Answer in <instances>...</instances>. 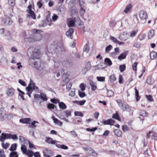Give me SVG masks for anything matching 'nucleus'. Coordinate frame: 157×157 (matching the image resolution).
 <instances>
[{"label": "nucleus", "mask_w": 157, "mask_h": 157, "mask_svg": "<svg viewBox=\"0 0 157 157\" xmlns=\"http://www.w3.org/2000/svg\"><path fill=\"white\" fill-rule=\"evenodd\" d=\"M57 46V47L54 49L55 52L56 53H59L64 50V48L60 43H58Z\"/></svg>", "instance_id": "nucleus-9"}, {"label": "nucleus", "mask_w": 157, "mask_h": 157, "mask_svg": "<svg viewBox=\"0 0 157 157\" xmlns=\"http://www.w3.org/2000/svg\"><path fill=\"white\" fill-rule=\"evenodd\" d=\"M30 121L31 119L29 118L21 119L19 120V121L21 123L26 124H30Z\"/></svg>", "instance_id": "nucleus-18"}, {"label": "nucleus", "mask_w": 157, "mask_h": 157, "mask_svg": "<svg viewBox=\"0 0 157 157\" xmlns=\"http://www.w3.org/2000/svg\"><path fill=\"white\" fill-rule=\"evenodd\" d=\"M10 145L9 144L6 143V144H5L3 143L2 144V146L3 148L5 149H7V148L9 147Z\"/></svg>", "instance_id": "nucleus-57"}, {"label": "nucleus", "mask_w": 157, "mask_h": 157, "mask_svg": "<svg viewBox=\"0 0 157 157\" xmlns=\"http://www.w3.org/2000/svg\"><path fill=\"white\" fill-rule=\"evenodd\" d=\"M84 149L89 154L94 157H97L98 153L94 149L89 147H84Z\"/></svg>", "instance_id": "nucleus-4"}, {"label": "nucleus", "mask_w": 157, "mask_h": 157, "mask_svg": "<svg viewBox=\"0 0 157 157\" xmlns=\"http://www.w3.org/2000/svg\"><path fill=\"white\" fill-rule=\"evenodd\" d=\"M70 133L71 134V136L74 137H75L77 136V134L76 132L74 130L71 131Z\"/></svg>", "instance_id": "nucleus-54"}, {"label": "nucleus", "mask_w": 157, "mask_h": 157, "mask_svg": "<svg viewBox=\"0 0 157 157\" xmlns=\"http://www.w3.org/2000/svg\"><path fill=\"white\" fill-rule=\"evenodd\" d=\"M106 65L105 63H100L98 65L95 66V67H98L99 68H103L106 67Z\"/></svg>", "instance_id": "nucleus-34"}, {"label": "nucleus", "mask_w": 157, "mask_h": 157, "mask_svg": "<svg viewBox=\"0 0 157 157\" xmlns=\"http://www.w3.org/2000/svg\"><path fill=\"white\" fill-rule=\"evenodd\" d=\"M139 15L142 21V23H145L147 18V13L145 11L142 10L140 11L139 13Z\"/></svg>", "instance_id": "nucleus-3"}, {"label": "nucleus", "mask_w": 157, "mask_h": 157, "mask_svg": "<svg viewBox=\"0 0 157 157\" xmlns=\"http://www.w3.org/2000/svg\"><path fill=\"white\" fill-rule=\"evenodd\" d=\"M110 39L114 43L117 44L118 40L115 37L111 36L110 37Z\"/></svg>", "instance_id": "nucleus-55"}, {"label": "nucleus", "mask_w": 157, "mask_h": 157, "mask_svg": "<svg viewBox=\"0 0 157 157\" xmlns=\"http://www.w3.org/2000/svg\"><path fill=\"white\" fill-rule=\"evenodd\" d=\"M115 122V121L113 120L112 119H109L107 120L104 121L102 122L104 125H113L112 124L114 123Z\"/></svg>", "instance_id": "nucleus-12"}, {"label": "nucleus", "mask_w": 157, "mask_h": 157, "mask_svg": "<svg viewBox=\"0 0 157 157\" xmlns=\"http://www.w3.org/2000/svg\"><path fill=\"white\" fill-rule=\"evenodd\" d=\"M40 56V53L39 50L37 49L34 48L32 53L31 56L32 58L36 59H38Z\"/></svg>", "instance_id": "nucleus-5"}, {"label": "nucleus", "mask_w": 157, "mask_h": 157, "mask_svg": "<svg viewBox=\"0 0 157 157\" xmlns=\"http://www.w3.org/2000/svg\"><path fill=\"white\" fill-rule=\"evenodd\" d=\"M70 92L69 95L72 97H74L75 95V90L74 89H72L69 90Z\"/></svg>", "instance_id": "nucleus-51"}, {"label": "nucleus", "mask_w": 157, "mask_h": 157, "mask_svg": "<svg viewBox=\"0 0 157 157\" xmlns=\"http://www.w3.org/2000/svg\"><path fill=\"white\" fill-rule=\"evenodd\" d=\"M5 34L4 36L7 40H10L12 39V37L11 36L9 30H6L5 32Z\"/></svg>", "instance_id": "nucleus-17"}, {"label": "nucleus", "mask_w": 157, "mask_h": 157, "mask_svg": "<svg viewBox=\"0 0 157 157\" xmlns=\"http://www.w3.org/2000/svg\"><path fill=\"white\" fill-rule=\"evenodd\" d=\"M124 107H123L122 109L123 111H130L131 109L129 105L126 104H125L124 105Z\"/></svg>", "instance_id": "nucleus-28"}, {"label": "nucleus", "mask_w": 157, "mask_h": 157, "mask_svg": "<svg viewBox=\"0 0 157 157\" xmlns=\"http://www.w3.org/2000/svg\"><path fill=\"white\" fill-rule=\"evenodd\" d=\"M114 133L115 135L118 137L121 136L122 134V132L118 129H115Z\"/></svg>", "instance_id": "nucleus-22"}, {"label": "nucleus", "mask_w": 157, "mask_h": 157, "mask_svg": "<svg viewBox=\"0 0 157 157\" xmlns=\"http://www.w3.org/2000/svg\"><path fill=\"white\" fill-rule=\"evenodd\" d=\"M40 97H41V98L44 101H47L48 100L46 96L44 93H41Z\"/></svg>", "instance_id": "nucleus-44"}, {"label": "nucleus", "mask_w": 157, "mask_h": 157, "mask_svg": "<svg viewBox=\"0 0 157 157\" xmlns=\"http://www.w3.org/2000/svg\"><path fill=\"white\" fill-rule=\"evenodd\" d=\"M107 95L109 97H111L113 96L114 94L113 91L111 90H107Z\"/></svg>", "instance_id": "nucleus-36"}, {"label": "nucleus", "mask_w": 157, "mask_h": 157, "mask_svg": "<svg viewBox=\"0 0 157 157\" xmlns=\"http://www.w3.org/2000/svg\"><path fill=\"white\" fill-rule=\"evenodd\" d=\"M59 106L60 109H66L67 108V105L64 103L62 102H59Z\"/></svg>", "instance_id": "nucleus-21"}, {"label": "nucleus", "mask_w": 157, "mask_h": 157, "mask_svg": "<svg viewBox=\"0 0 157 157\" xmlns=\"http://www.w3.org/2000/svg\"><path fill=\"white\" fill-rule=\"evenodd\" d=\"M10 154V157H18V155L16 151H12Z\"/></svg>", "instance_id": "nucleus-29"}, {"label": "nucleus", "mask_w": 157, "mask_h": 157, "mask_svg": "<svg viewBox=\"0 0 157 157\" xmlns=\"http://www.w3.org/2000/svg\"><path fill=\"white\" fill-rule=\"evenodd\" d=\"M34 59H35L32 58L29 59V64L30 65H31V66L33 65V64L36 61H35Z\"/></svg>", "instance_id": "nucleus-48"}, {"label": "nucleus", "mask_w": 157, "mask_h": 157, "mask_svg": "<svg viewBox=\"0 0 157 157\" xmlns=\"http://www.w3.org/2000/svg\"><path fill=\"white\" fill-rule=\"evenodd\" d=\"M112 46L111 45H109L107 46L105 49V51L107 53H108L109 51L112 49Z\"/></svg>", "instance_id": "nucleus-43"}, {"label": "nucleus", "mask_w": 157, "mask_h": 157, "mask_svg": "<svg viewBox=\"0 0 157 157\" xmlns=\"http://www.w3.org/2000/svg\"><path fill=\"white\" fill-rule=\"evenodd\" d=\"M83 51L87 52L89 50V45L88 44H86L84 46L83 48Z\"/></svg>", "instance_id": "nucleus-45"}, {"label": "nucleus", "mask_w": 157, "mask_h": 157, "mask_svg": "<svg viewBox=\"0 0 157 157\" xmlns=\"http://www.w3.org/2000/svg\"><path fill=\"white\" fill-rule=\"evenodd\" d=\"M14 92V90L13 88H8L6 91V94L9 96H11L13 95Z\"/></svg>", "instance_id": "nucleus-19"}, {"label": "nucleus", "mask_w": 157, "mask_h": 157, "mask_svg": "<svg viewBox=\"0 0 157 157\" xmlns=\"http://www.w3.org/2000/svg\"><path fill=\"white\" fill-rule=\"evenodd\" d=\"M65 115L67 117L71 116V112L70 110H67L65 112Z\"/></svg>", "instance_id": "nucleus-49"}, {"label": "nucleus", "mask_w": 157, "mask_h": 157, "mask_svg": "<svg viewBox=\"0 0 157 157\" xmlns=\"http://www.w3.org/2000/svg\"><path fill=\"white\" fill-rule=\"evenodd\" d=\"M154 35V30L153 29L150 30L148 33V36L149 39H151L153 37Z\"/></svg>", "instance_id": "nucleus-23"}, {"label": "nucleus", "mask_w": 157, "mask_h": 157, "mask_svg": "<svg viewBox=\"0 0 157 157\" xmlns=\"http://www.w3.org/2000/svg\"><path fill=\"white\" fill-rule=\"evenodd\" d=\"M62 64L64 67L66 68H69L72 66L73 63L71 60H66L63 62Z\"/></svg>", "instance_id": "nucleus-7"}, {"label": "nucleus", "mask_w": 157, "mask_h": 157, "mask_svg": "<svg viewBox=\"0 0 157 157\" xmlns=\"http://www.w3.org/2000/svg\"><path fill=\"white\" fill-rule=\"evenodd\" d=\"M109 79L111 82L113 83L116 80V78L114 75H111L109 76Z\"/></svg>", "instance_id": "nucleus-35"}, {"label": "nucleus", "mask_w": 157, "mask_h": 157, "mask_svg": "<svg viewBox=\"0 0 157 157\" xmlns=\"http://www.w3.org/2000/svg\"><path fill=\"white\" fill-rule=\"evenodd\" d=\"M21 150L24 154H25L27 152L26 147L25 145H22L21 147Z\"/></svg>", "instance_id": "nucleus-32"}, {"label": "nucleus", "mask_w": 157, "mask_h": 157, "mask_svg": "<svg viewBox=\"0 0 157 157\" xmlns=\"http://www.w3.org/2000/svg\"><path fill=\"white\" fill-rule=\"evenodd\" d=\"M78 94L79 96L81 98H83L86 96V94L84 92L79 91Z\"/></svg>", "instance_id": "nucleus-59"}, {"label": "nucleus", "mask_w": 157, "mask_h": 157, "mask_svg": "<svg viewBox=\"0 0 157 157\" xmlns=\"http://www.w3.org/2000/svg\"><path fill=\"white\" fill-rule=\"evenodd\" d=\"M17 147V144H14L11 145L10 148V150L11 151H13L15 150H16Z\"/></svg>", "instance_id": "nucleus-37"}, {"label": "nucleus", "mask_w": 157, "mask_h": 157, "mask_svg": "<svg viewBox=\"0 0 157 157\" xmlns=\"http://www.w3.org/2000/svg\"><path fill=\"white\" fill-rule=\"evenodd\" d=\"M147 83L148 84H151L154 82L153 79L150 77H148L146 81Z\"/></svg>", "instance_id": "nucleus-33"}, {"label": "nucleus", "mask_w": 157, "mask_h": 157, "mask_svg": "<svg viewBox=\"0 0 157 157\" xmlns=\"http://www.w3.org/2000/svg\"><path fill=\"white\" fill-rule=\"evenodd\" d=\"M75 20L71 19L68 22L67 25L69 27H72L75 25Z\"/></svg>", "instance_id": "nucleus-20"}, {"label": "nucleus", "mask_w": 157, "mask_h": 157, "mask_svg": "<svg viewBox=\"0 0 157 157\" xmlns=\"http://www.w3.org/2000/svg\"><path fill=\"white\" fill-rule=\"evenodd\" d=\"M104 62L106 65L107 64L109 66H110L112 64V62L110 59L107 58H106L105 59Z\"/></svg>", "instance_id": "nucleus-25"}, {"label": "nucleus", "mask_w": 157, "mask_h": 157, "mask_svg": "<svg viewBox=\"0 0 157 157\" xmlns=\"http://www.w3.org/2000/svg\"><path fill=\"white\" fill-rule=\"evenodd\" d=\"M50 101L51 102L54 104H56L57 103H59V99H57V100H56L55 98L51 99L50 100Z\"/></svg>", "instance_id": "nucleus-62"}, {"label": "nucleus", "mask_w": 157, "mask_h": 157, "mask_svg": "<svg viewBox=\"0 0 157 157\" xmlns=\"http://www.w3.org/2000/svg\"><path fill=\"white\" fill-rule=\"evenodd\" d=\"M105 77H97V80L100 82H104L105 81Z\"/></svg>", "instance_id": "nucleus-50"}, {"label": "nucleus", "mask_w": 157, "mask_h": 157, "mask_svg": "<svg viewBox=\"0 0 157 157\" xmlns=\"http://www.w3.org/2000/svg\"><path fill=\"white\" fill-rule=\"evenodd\" d=\"M112 118H113L115 119L118 121H120V118L118 114L117 113L114 114Z\"/></svg>", "instance_id": "nucleus-46"}, {"label": "nucleus", "mask_w": 157, "mask_h": 157, "mask_svg": "<svg viewBox=\"0 0 157 157\" xmlns=\"http://www.w3.org/2000/svg\"><path fill=\"white\" fill-rule=\"evenodd\" d=\"M126 68L125 65L124 64L121 65L119 66V69L121 72H123Z\"/></svg>", "instance_id": "nucleus-47"}, {"label": "nucleus", "mask_w": 157, "mask_h": 157, "mask_svg": "<svg viewBox=\"0 0 157 157\" xmlns=\"http://www.w3.org/2000/svg\"><path fill=\"white\" fill-rule=\"evenodd\" d=\"M140 113L141 115L143 116H147L148 115V113L144 110H141Z\"/></svg>", "instance_id": "nucleus-40"}, {"label": "nucleus", "mask_w": 157, "mask_h": 157, "mask_svg": "<svg viewBox=\"0 0 157 157\" xmlns=\"http://www.w3.org/2000/svg\"><path fill=\"white\" fill-rule=\"evenodd\" d=\"M132 7L131 4H128L125 7V9L124 10V12L125 13H127L130 10Z\"/></svg>", "instance_id": "nucleus-26"}, {"label": "nucleus", "mask_w": 157, "mask_h": 157, "mask_svg": "<svg viewBox=\"0 0 157 157\" xmlns=\"http://www.w3.org/2000/svg\"><path fill=\"white\" fill-rule=\"evenodd\" d=\"M85 10L83 9V7H81V9L80 10V13L81 16L84 15L85 13Z\"/></svg>", "instance_id": "nucleus-60"}, {"label": "nucleus", "mask_w": 157, "mask_h": 157, "mask_svg": "<svg viewBox=\"0 0 157 157\" xmlns=\"http://www.w3.org/2000/svg\"><path fill=\"white\" fill-rule=\"evenodd\" d=\"M33 34L29 36L26 35L25 37V41L29 42H33L35 41H39L41 39L42 36L40 33L42 32L41 30L33 29L32 30Z\"/></svg>", "instance_id": "nucleus-1"}, {"label": "nucleus", "mask_w": 157, "mask_h": 157, "mask_svg": "<svg viewBox=\"0 0 157 157\" xmlns=\"http://www.w3.org/2000/svg\"><path fill=\"white\" fill-rule=\"evenodd\" d=\"M26 90L27 91L33 92L34 90H38L39 88L36 86L33 81L31 79L28 86L26 88Z\"/></svg>", "instance_id": "nucleus-2"}, {"label": "nucleus", "mask_w": 157, "mask_h": 157, "mask_svg": "<svg viewBox=\"0 0 157 157\" xmlns=\"http://www.w3.org/2000/svg\"><path fill=\"white\" fill-rule=\"evenodd\" d=\"M52 118L53 119V120L54 121V122L55 124H58V123H60V126H62V125L63 123L62 122H61L60 120L58 119L57 118L55 117L54 116H52Z\"/></svg>", "instance_id": "nucleus-24"}, {"label": "nucleus", "mask_w": 157, "mask_h": 157, "mask_svg": "<svg viewBox=\"0 0 157 157\" xmlns=\"http://www.w3.org/2000/svg\"><path fill=\"white\" fill-rule=\"evenodd\" d=\"M10 133H2L0 137V141L3 143L5 140L10 139Z\"/></svg>", "instance_id": "nucleus-6"}, {"label": "nucleus", "mask_w": 157, "mask_h": 157, "mask_svg": "<svg viewBox=\"0 0 157 157\" xmlns=\"http://www.w3.org/2000/svg\"><path fill=\"white\" fill-rule=\"evenodd\" d=\"M34 96V98L35 100L36 101V102H38V101L41 98V97H40V95L39 94H35Z\"/></svg>", "instance_id": "nucleus-41"}, {"label": "nucleus", "mask_w": 157, "mask_h": 157, "mask_svg": "<svg viewBox=\"0 0 157 157\" xmlns=\"http://www.w3.org/2000/svg\"><path fill=\"white\" fill-rule=\"evenodd\" d=\"M2 22L4 25H10L12 24L13 21L10 18L7 17L3 19Z\"/></svg>", "instance_id": "nucleus-8"}, {"label": "nucleus", "mask_w": 157, "mask_h": 157, "mask_svg": "<svg viewBox=\"0 0 157 157\" xmlns=\"http://www.w3.org/2000/svg\"><path fill=\"white\" fill-rule=\"evenodd\" d=\"M74 114L75 116L82 117L83 116V113L80 112L75 111L74 113Z\"/></svg>", "instance_id": "nucleus-53"}, {"label": "nucleus", "mask_w": 157, "mask_h": 157, "mask_svg": "<svg viewBox=\"0 0 157 157\" xmlns=\"http://www.w3.org/2000/svg\"><path fill=\"white\" fill-rule=\"evenodd\" d=\"M97 129V128L95 127L93 128H87L86 129V130L88 132H94L96 131Z\"/></svg>", "instance_id": "nucleus-58"}, {"label": "nucleus", "mask_w": 157, "mask_h": 157, "mask_svg": "<svg viewBox=\"0 0 157 157\" xmlns=\"http://www.w3.org/2000/svg\"><path fill=\"white\" fill-rule=\"evenodd\" d=\"M27 11L29 13V14H27V17L28 18H31L34 19L36 18V15L34 12L32 10H27Z\"/></svg>", "instance_id": "nucleus-11"}, {"label": "nucleus", "mask_w": 157, "mask_h": 157, "mask_svg": "<svg viewBox=\"0 0 157 157\" xmlns=\"http://www.w3.org/2000/svg\"><path fill=\"white\" fill-rule=\"evenodd\" d=\"M47 107L49 109H51L56 108V106L53 104L48 103L47 105Z\"/></svg>", "instance_id": "nucleus-38"}, {"label": "nucleus", "mask_w": 157, "mask_h": 157, "mask_svg": "<svg viewBox=\"0 0 157 157\" xmlns=\"http://www.w3.org/2000/svg\"><path fill=\"white\" fill-rule=\"evenodd\" d=\"M10 139H12L14 140L17 139V136L16 134H10Z\"/></svg>", "instance_id": "nucleus-61"}, {"label": "nucleus", "mask_w": 157, "mask_h": 157, "mask_svg": "<svg viewBox=\"0 0 157 157\" xmlns=\"http://www.w3.org/2000/svg\"><path fill=\"white\" fill-rule=\"evenodd\" d=\"M8 4L11 6H14L15 5V0H9L8 1Z\"/></svg>", "instance_id": "nucleus-52"}, {"label": "nucleus", "mask_w": 157, "mask_h": 157, "mask_svg": "<svg viewBox=\"0 0 157 157\" xmlns=\"http://www.w3.org/2000/svg\"><path fill=\"white\" fill-rule=\"evenodd\" d=\"M42 0H40V1L37 2V5L38 7L39 8H41L43 6V4L42 2Z\"/></svg>", "instance_id": "nucleus-63"}, {"label": "nucleus", "mask_w": 157, "mask_h": 157, "mask_svg": "<svg viewBox=\"0 0 157 157\" xmlns=\"http://www.w3.org/2000/svg\"><path fill=\"white\" fill-rule=\"evenodd\" d=\"M156 52L154 51H151L150 53V58L151 59H154L156 57Z\"/></svg>", "instance_id": "nucleus-27"}, {"label": "nucleus", "mask_w": 157, "mask_h": 157, "mask_svg": "<svg viewBox=\"0 0 157 157\" xmlns=\"http://www.w3.org/2000/svg\"><path fill=\"white\" fill-rule=\"evenodd\" d=\"M74 32V29L73 28H71L66 33V35L69 37L72 38V34Z\"/></svg>", "instance_id": "nucleus-16"}, {"label": "nucleus", "mask_w": 157, "mask_h": 157, "mask_svg": "<svg viewBox=\"0 0 157 157\" xmlns=\"http://www.w3.org/2000/svg\"><path fill=\"white\" fill-rule=\"evenodd\" d=\"M18 82L23 86H26L27 85L25 82L21 79H19V80Z\"/></svg>", "instance_id": "nucleus-56"}, {"label": "nucleus", "mask_w": 157, "mask_h": 157, "mask_svg": "<svg viewBox=\"0 0 157 157\" xmlns=\"http://www.w3.org/2000/svg\"><path fill=\"white\" fill-rule=\"evenodd\" d=\"M128 127L127 125H123L122 126V129L124 132L128 130Z\"/></svg>", "instance_id": "nucleus-64"}, {"label": "nucleus", "mask_w": 157, "mask_h": 157, "mask_svg": "<svg viewBox=\"0 0 157 157\" xmlns=\"http://www.w3.org/2000/svg\"><path fill=\"white\" fill-rule=\"evenodd\" d=\"M117 102L119 106L122 109L123 106H124L125 104L124 103H123L121 102V100H117Z\"/></svg>", "instance_id": "nucleus-39"}, {"label": "nucleus", "mask_w": 157, "mask_h": 157, "mask_svg": "<svg viewBox=\"0 0 157 157\" xmlns=\"http://www.w3.org/2000/svg\"><path fill=\"white\" fill-rule=\"evenodd\" d=\"M34 154L33 151L28 150L25 155H28L29 157H32Z\"/></svg>", "instance_id": "nucleus-30"}, {"label": "nucleus", "mask_w": 157, "mask_h": 157, "mask_svg": "<svg viewBox=\"0 0 157 157\" xmlns=\"http://www.w3.org/2000/svg\"><path fill=\"white\" fill-rule=\"evenodd\" d=\"M91 64L89 63H88L86 65L85 67L82 70V72L83 74H85L86 72L90 69L91 68Z\"/></svg>", "instance_id": "nucleus-10"}, {"label": "nucleus", "mask_w": 157, "mask_h": 157, "mask_svg": "<svg viewBox=\"0 0 157 157\" xmlns=\"http://www.w3.org/2000/svg\"><path fill=\"white\" fill-rule=\"evenodd\" d=\"M45 142L47 143H48L49 144H55L56 143V141L53 140L52 139L49 137H46L45 139Z\"/></svg>", "instance_id": "nucleus-15"}, {"label": "nucleus", "mask_w": 157, "mask_h": 157, "mask_svg": "<svg viewBox=\"0 0 157 157\" xmlns=\"http://www.w3.org/2000/svg\"><path fill=\"white\" fill-rule=\"evenodd\" d=\"M128 51H126L124 52L118 57V59L121 60L124 59L126 58L127 55L128 54Z\"/></svg>", "instance_id": "nucleus-13"}, {"label": "nucleus", "mask_w": 157, "mask_h": 157, "mask_svg": "<svg viewBox=\"0 0 157 157\" xmlns=\"http://www.w3.org/2000/svg\"><path fill=\"white\" fill-rule=\"evenodd\" d=\"M58 11L61 13H64L65 11V8L64 6H59L58 9Z\"/></svg>", "instance_id": "nucleus-42"}, {"label": "nucleus", "mask_w": 157, "mask_h": 157, "mask_svg": "<svg viewBox=\"0 0 157 157\" xmlns=\"http://www.w3.org/2000/svg\"><path fill=\"white\" fill-rule=\"evenodd\" d=\"M45 150L46 151V153L44 151L43 152L44 156L45 157H51V156L52 154V151L49 150L47 148H46Z\"/></svg>", "instance_id": "nucleus-14"}, {"label": "nucleus", "mask_w": 157, "mask_h": 157, "mask_svg": "<svg viewBox=\"0 0 157 157\" xmlns=\"http://www.w3.org/2000/svg\"><path fill=\"white\" fill-rule=\"evenodd\" d=\"M135 96L136 97V99L137 101H138L140 98V96L139 94V91L136 88H135Z\"/></svg>", "instance_id": "nucleus-31"}]
</instances>
